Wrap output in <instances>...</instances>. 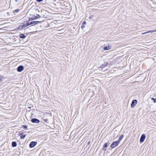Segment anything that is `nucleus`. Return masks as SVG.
<instances>
[{
    "mask_svg": "<svg viewBox=\"0 0 156 156\" xmlns=\"http://www.w3.org/2000/svg\"><path fill=\"white\" fill-rule=\"evenodd\" d=\"M120 143L117 140L116 141L114 142L111 145V147L112 148H113L117 146Z\"/></svg>",
    "mask_w": 156,
    "mask_h": 156,
    "instance_id": "obj_1",
    "label": "nucleus"
},
{
    "mask_svg": "<svg viewBox=\"0 0 156 156\" xmlns=\"http://www.w3.org/2000/svg\"><path fill=\"white\" fill-rule=\"evenodd\" d=\"M109 144L110 143L109 142H108V143H105L102 149L104 151H105L107 150V147L109 145Z\"/></svg>",
    "mask_w": 156,
    "mask_h": 156,
    "instance_id": "obj_2",
    "label": "nucleus"
},
{
    "mask_svg": "<svg viewBox=\"0 0 156 156\" xmlns=\"http://www.w3.org/2000/svg\"><path fill=\"white\" fill-rule=\"evenodd\" d=\"M37 144V142L34 141L31 142L30 144V147L31 148L34 147Z\"/></svg>",
    "mask_w": 156,
    "mask_h": 156,
    "instance_id": "obj_3",
    "label": "nucleus"
},
{
    "mask_svg": "<svg viewBox=\"0 0 156 156\" xmlns=\"http://www.w3.org/2000/svg\"><path fill=\"white\" fill-rule=\"evenodd\" d=\"M145 137H146L145 135L144 134H143L141 135V136L140 138V142L141 143L144 142L145 139Z\"/></svg>",
    "mask_w": 156,
    "mask_h": 156,
    "instance_id": "obj_4",
    "label": "nucleus"
},
{
    "mask_svg": "<svg viewBox=\"0 0 156 156\" xmlns=\"http://www.w3.org/2000/svg\"><path fill=\"white\" fill-rule=\"evenodd\" d=\"M137 103V101L136 100H133L131 104V107L133 108L136 105Z\"/></svg>",
    "mask_w": 156,
    "mask_h": 156,
    "instance_id": "obj_5",
    "label": "nucleus"
},
{
    "mask_svg": "<svg viewBox=\"0 0 156 156\" xmlns=\"http://www.w3.org/2000/svg\"><path fill=\"white\" fill-rule=\"evenodd\" d=\"M31 121L33 123H39L40 122V121L34 118L31 119Z\"/></svg>",
    "mask_w": 156,
    "mask_h": 156,
    "instance_id": "obj_6",
    "label": "nucleus"
},
{
    "mask_svg": "<svg viewBox=\"0 0 156 156\" xmlns=\"http://www.w3.org/2000/svg\"><path fill=\"white\" fill-rule=\"evenodd\" d=\"M23 67L22 66H19L17 68V71L19 72H21L23 70Z\"/></svg>",
    "mask_w": 156,
    "mask_h": 156,
    "instance_id": "obj_7",
    "label": "nucleus"
},
{
    "mask_svg": "<svg viewBox=\"0 0 156 156\" xmlns=\"http://www.w3.org/2000/svg\"><path fill=\"white\" fill-rule=\"evenodd\" d=\"M156 32V29L154 30H151L149 31H147L144 33H142V34L143 35V34H146L149 33H153V32Z\"/></svg>",
    "mask_w": 156,
    "mask_h": 156,
    "instance_id": "obj_8",
    "label": "nucleus"
},
{
    "mask_svg": "<svg viewBox=\"0 0 156 156\" xmlns=\"http://www.w3.org/2000/svg\"><path fill=\"white\" fill-rule=\"evenodd\" d=\"M111 46L109 45L108 46H106L104 48V49L105 50H109L111 48Z\"/></svg>",
    "mask_w": 156,
    "mask_h": 156,
    "instance_id": "obj_9",
    "label": "nucleus"
},
{
    "mask_svg": "<svg viewBox=\"0 0 156 156\" xmlns=\"http://www.w3.org/2000/svg\"><path fill=\"white\" fill-rule=\"evenodd\" d=\"M26 134H24L23 133H21L20 135V138L22 139H24L26 136Z\"/></svg>",
    "mask_w": 156,
    "mask_h": 156,
    "instance_id": "obj_10",
    "label": "nucleus"
},
{
    "mask_svg": "<svg viewBox=\"0 0 156 156\" xmlns=\"http://www.w3.org/2000/svg\"><path fill=\"white\" fill-rule=\"evenodd\" d=\"M124 136L123 135H121V136L119 137L118 140L119 143H120L122 139Z\"/></svg>",
    "mask_w": 156,
    "mask_h": 156,
    "instance_id": "obj_11",
    "label": "nucleus"
},
{
    "mask_svg": "<svg viewBox=\"0 0 156 156\" xmlns=\"http://www.w3.org/2000/svg\"><path fill=\"white\" fill-rule=\"evenodd\" d=\"M20 37L23 39H24L26 37V36L22 34H20Z\"/></svg>",
    "mask_w": 156,
    "mask_h": 156,
    "instance_id": "obj_12",
    "label": "nucleus"
},
{
    "mask_svg": "<svg viewBox=\"0 0 156 156\" xmlns=\"http://www.w3.org/2000/svg\"><path fill=\"white\" fill-rule=\"evenodd\" d=\"M16 143L15 142H13L12 143V146L13 147H15L16 146Z\"/></svg>",
    "mask_w": 156,
    "mask_h": 156,
    "instance_id": "obj_13",
    "label": "nucleus"
},
{
    "mask_svg": "<svg viewBox=\"0 0 156 156\" xmlns=\"http://www.w3.org/2000/svg\"><path fill=\"white\" fill-rule=\"evenodd\" d=\"M86 24V22H83L82 23V25L81 28H82L83 29L85 27V26H84Z\"/></svg>",
    "mask_w": 156,
    "mask_h": 156,
    "instance_id": "obj_14",
    "label": "nucleus"
},
{
    "mask_svg": "<svg viewBox=\"0 0 156 156\" xmlns=\"http://www.w3.org/2000/svg\"><path fill=\"white\" fill-rule=\"evenodd\" d=\"M107 63L105 62L104 63V64L102 65V67H105L107 65Z\"/></svg>",
    "mask_w": 156,
    "mask_h": 156,
    "instance_id": "obj_15",
    "label": "nucleus"
},
{
    "mask_svg": "<svg viewBox=\"0 0 156 156\" xmlns=\"http://www.w3.org/2000/svg\"><path fill=\"white\" fill-rule=\"evenodd\" d=\"M151 99L152 100H153L154 101V103L156 102V98L154 99V98H152Z\"/></svg>",
    "mask_w": 156,
    "mask_h": 156,
    "instance_id": "obj_16",
    "label": "nucleus"
},
{
    "mask_svg": "<svg viewBox=\"0 0 156 156\" xmlns=\"http://www.w3.org/2000/svg\"><path fill=\"white\" fill-rule=\"evenodd\" d=\"M27 24H25L24 25H23V26H22V28H24L25 27H27Z\"/></svg>",
    "mask_w": 156,
    "mask_h": 156,
    "instance_id": "obj_17",
    "label": "nucleus"
},
{
    "mask_svg": "<svg viewBox=\"0 0 156 156\" xmlns=\"http://www.w3.org/2000/svg\"><path fill=\"white\" fill-rule=\"evenodd\" d=\"M44 121L46 122H47L48 121V119H44Z\"/></svg>",
    "mask_w": 156,
    "mask_h": 156,
    "instance_id": "obj_18",
    "label": "nucleus"
},
{
    "mask_svg": "<svg viewBox=\"0 0 156 156\" xmlns=\"http://www.w3.org/2000/svg\"><path fill=\"white\" fill-rule=\"evenodd\" d=\"M43 0H36V1L38 2H40L42 1Z\"/></svg>",
    "mask_w": 156,
    "mask_h": 156,
    "instance_id": "obj_19",
    "label": "nucleus"
},
{
    "mask_svg": "<svg viewBox=\"0 0 156 156\" xmlns=\"http://www.w3.org/2000/svg\"><path fill=\"white\" fill-rule=\"evenodd\" d=\"M23 127L24 128H25L26 129H27V127L26 126V125H23Z\"/></svg>",
    "mask_w": 156,
    "mask_h": 156,
    "instance_id": "obj_20",
    "label": "nucleus"
},
{
    "mask_svg": "<svg viewBox=\"0 0 156 156\" xmlns=\"http://www.w3.org/2000/svg\"><path fill=\"white\" fill-rule=\"evenodd\" d=\"M2 79V76L0 75V82L1 81Z\"/></svg>",
    "mask_w": 156,
    "mask_h": 156,
    "instance_id": "obj_21",
    "label": "nucleus"
},
{
    "mask_svg": "<svg viewBox=\"0 0 156 156\" xmlns=\"http://www.w3.org/2000/svg\"><path fill=\"white\" fill-rule=\"evenodd\" d=\"M35 22H36L33 21V22H31L30 24H32L34 23Z\"/></svg>",
    "mask_w": 156,
    "mask_h": 156,
    "instance_id": "obj_22",
    "label": "nucleus"
},
{
    "mask_svg": "<svg viewBox=\"0 0 156 156\" xmlns=\"http://www.w3.org/2000/svg\"><path fill=\"white\" fill-rule=\"evenodd\" d=\"M90 141H89V142H88V145H89V144H90Z\"/></svg>",
    "mask_w": 156,
    "mask_h": 156,
    "instance_id": "obj_23",
    "label": "nucleus"
}]
</instances>
